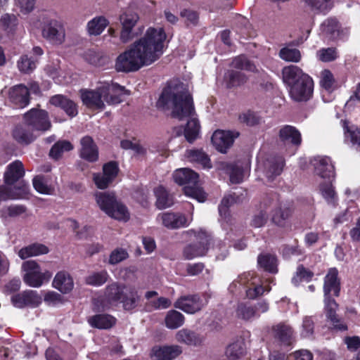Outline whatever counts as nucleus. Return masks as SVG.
Here are the masks:
<instances>
[{
    "label": "nucleus",
    "instance_id": "f257e3e1",
    "mask_svg": "<svg viewBox=\"0 0 360 360\" xmlns=\"http://www.w3.org/2000/svg\"><path fill=\"white\" fill-rule=\"evenodd\" d=\"M165 39L166 34L162 27H149L142 37L117 56L116 70L134 72L151 65L162 55Z\"/></svg>",
    "mask_w": 360,
    "mask_h": 360
},
{
    "label": "nucleus",
    "instance_id": "f03ea898",
    "mask_svg": "<svg viewBox=\"0 0 360 360\" xmlns=\"http://www.w3.org/2000/svg\"><path fill=\"white\" fill-rule=\"evenodd\" d=\"M157 105L163 109H172V115L179 120L189 117L184 129V136L188 142L195 140L200 133L198 120L193 117L194 107L193 98L188 86L181 82L170 83L162 91Z\"/></svg>",
    "mask_w": 360,
    "mask_h": 360
},
{
    "label": "nucleus",
    "instance_id": "7ed1b4c3",
    "mask_svg": "<svg viewBox=\"0 0 360 360\" xmlns=\"http://www.w3.org/2000/svg\"><path fill=\"white\" fill-rule=\"evenodd\" d=\"M129 93L124 86L110 82H100L94 90H82L81 98L83 103L93 109H103L105 103L116 105L123 101Z\"/></svg>",
    "mask_w": 360,
    "mask_h": 360
},
{
    "label": "nucleus",
    "instance_id": "20e7f679",
    "mask_svg": "<svg viewBox=\"0 0 360 360\" xmlns=\"http://www.w3.org/2000/svg\"><path fill=\"white\" fill-rule=\"evenodd\" d=\"M283 82L289 87L290 97L296 101H307L312 96V79L296 65L285 67L282 71Z\"/></svg>",
    "mask_w": 360,
    "mask_h": 360
},
{
    "label": "nucleus",
    "instance_id": "39448f33",
    "mask_svg": "<svg viewBox=\"0 0 360 360\" xmlns=\"http://www.w3.org/2000/svg\"><path fill=\"white\" fill-rule=\"evenodd\" d=\"M139 297L136 290L117 282L108 285L105 289L103 307L122 303L124 309L131 310L136 307Z\"/></svg>",
    "mask_w": 360,
    "mask_h": 360
},
{
    "label": "nucleus",
    "instance_id": "423d86ee",
    "mask_svg": "<svg viewBox=\"0 0 360 360\" xmlns=\"http://www.w3.org/2000/svg\"><path fill=\"white\" fill-rule=\"evenodd\" d=\"M173 178L178 184L186 185L184 188L186 195L196 199L200 202L205 200V193L197 186L199 176L196 172L188 168H181L174 171Z\"/></svg>",
    "mask_w": 360,
    "mask_h": 360
},
{
    "label": "nucleus",
    "instance_id": "0eeeda50",
    "mask_svg": "<svg viewBox=\"0 0 360 360\" xmlns=\"http://www.w3.org/2000/svg\"><path fill=\"white\" fill-rule=\"evenodd\" d=\"M96 200L100 209L109 217L124 221L129 219L127 208L116 200L114 193L98 192L96 194Z\"/></svg>",
    "mask_w": 360,
    "mask_h": 360
},
{
    "label": "nucleus",
    "instance_id": "6e6552de",
    "mask_svg": "<svg viewBox=\"0 0 360 360\" xmlns=\"http://www.w3.org/2000/svg\"><path fill=\"white\" fill-rule=\"evenodd\" d=\"M237 283L244 288L246 296L249 299H255L263 295L264 292H268L271 290L270 288L262 285L260 278L253 272H245L240 274L238 279L231 285V289L233 286L236 287Z\"/></svg>",
    "mask_w": 360,
    "mask_h": 360
},
{
    "label": "nucleus",
    "instance_id": "1a4fd4ad",
    "mask_svg": "<svg viewBox=\"0 0 360 360\" xmlns=\"http://www.w3.org/2000/svg\"><path fill=\"white\" fill-rule=\"evenodd\" d=\"M191 236H193L195 242L186 245L182 252L183 257L185 259L191 260L198 257L204 256L208 250L210 237L207 233L202 230L198 231H189Z\"/></svg>",
    "mask_w": 360,
    "mask_h": 360
},
{
    "label": "nucleus",
    "instance_id": "9d476101",
    "mask_svg": "<svg viewBox=\"0 0 360 360\" xmlns=\"http://www.w3.org/2000/svg\"><path fill=\"white\" fill-rule=\"evenodd\" d=\"M24 122L35 132L44 133L51 128V122L46 110L34 108L24 115Z\"/></svg>",
    "mask_w": 360,
    "mask_h": 360
},
{
    "label": "nucleus",
    "instance_id": "9b49d317",
    "mask_svg": "<svg viewBox=\"0 0 360 360\" xmlns=\"http://www.w3.org/2000/svg\"><path fill=\"white\" fill-rule=\"evenodd\" d=\"M22 268L25 272L23 276L24 282L32 288H39L46 278L51 277L49 272L42 273L39 264L32 260L24 262Z\"/></svg>",
    "mask_w": 360,
    "mask_h": 360
},
{
    "label": "nucleus",
    "instance_id": "f8f14e48",
    "mask_svg": "<svg viewBox=\"0 0 360 360\" xmlns=\"http://www.w3.org/2000/svg\"><path fill=\"white\" fill-rule=\"evenodd\" d=\"M118 172L119 167L117 162H109L103 166V172L94 174V182L98 188H106L115 179Z\"/></svg>",
    "mask_w": 360,
    "mask_h": 360
},
{
    "label": "nucleus",
    "instance_id": "ddd939ff",
    "mask_svg": "<svg viewBox=\"0 0 360 360\" xmlns=\"http://www.w3.org/2000/svg\"><path fill=\"white\" fill-rule=\"evenodd\" d=\"M42 36L51 44L60 45L65 41V28L61 22L51 20L44 26Z\"/></svg>",
    "mask_w": 360,
    "mask_h": 360
},
{
    "label": "nucleus",
    "instance_id": "4468645a",
    "mask_svg": "<svg viewBox=\"0 0 360 360\" xmlns=\"http://www.w3.org/2000/svg\"><path fill=\"white\" fill-rule=\"evenodd\" d=\"M7 100L15 108H24L30 103V91L22 85L18 84L9 88L6 91Z\"/></svg>",
    "mask_w": 360,
    "mask_h": 360
},
{
    "label": "nucleus",
    "instance_id": "2eb2a0df",
    "mask_svg": "<svg viewBox=\"0 0 360 360\" xmlns=\"http://www.w3.org/2000/svg\"><path fill=\"white\" fill-rule=\"evenodd\" d=\"M11 301L12 304L17 308L37 307L41 303L42 299L37 291L25 290L13 295Z\"/></svg>",
    "mask_w": 360,
    "mask_h": 360
},
{
    "label": "nucleus",
    "instance_id": "dca6fc26",
    "mask_svg": "<svg viewBox=\"0 0 360 360\" xmlns=\"http://www.w3.org/2000/svg\"><path fill=\"white\" fill-rule=\"evenodd\" d=\"M174 307L188 314H195L202 309L204 303L197 295H184L176 300Z\"/></svg>",
    "mask_w": 360,
    "mask_h": 360
},
{
    "label": "nucleus",
    "instance_id": "f3484780",
    "mask_svg": "<svg viewBox=\"0 0 360 360\" xmlns=\"http://www.w3.org/2000/svg\"><path fill=\"white\" fill-rule=\"evenodd\" d=\"M294 207L292 203H280L271 213V222L277 226L285 227L288 224L289 219L292 217Z\"/></svg>",
    "mask_w": 360,
    "mask_h": 360
},
{
    "label": "nucleus",
    "instance_id": "a211bd4d",
    "mask_svg": "<svg viewBox=\"0 0 360 360\" xmlns=\"http://www.w3.org/2000/svg\"><path fill=\"white\" fill-rule=\"evenodd\" d=\"M238 133L230 131L216 130L212 136L211 141L216 149L221 153H226L231 147L234 139L238 137Z\"/></svg>",
    "mask_w": 360,
    "mask_h": 360
},
{
    "label": "nucleus",
    "instance_id": "6ab92c4d",
    "mask_svg": "<svg viewBox=\"0 0 360 360\" xmlns=\"http://www.w3.org/2000/svg\"><path fill=\"white\" fill-rule=\"evenodd\" d=\"M181 353L179 345L155 346L151 349L150 357L153 360H174Z\"/></svg>",
    "mask_w": 360,
    "mask_h": 360
},
{
    "label": "nucleus",
    "instance_id": "aec40b11",
    "mask_svg": "<svg viewBox=\"0 0 360 360\" xmlns=\"http://www.w3.org/2000/svg\"><path fill=\"white\" fill-rule=\"evenodd\" d=\"M158 219L167 229H175L188 226L192 218L188 220L180 213L164 212L158 216Z\"/></svg>",
    "mask_w": 360,
    "mask_h": 360
},
{
    "label": "nucleus",
    "instance_id": "412c9836",
    "mask_svg": "<svg viewBox=\"0 0 360 360\" xmlns=\"http://www.w3.org/2000/svg\"><path fill=\"white\" fill-rule=\"evenodd\" d=\"M217 168L227 173L230 176V181L233 184H239L243 180L244 164L241 162L236 163L220 162L218 164Z\"/></svg>",
    "mask_w": 360,
    "mask_h": 360
},
{
    "label": "nucleus",
    "instance_id": "4be33fe9",
    "mask_svg": "<svg viewBox=\"0 0 360 360\" xmlns=\"http://www.w3.org/2000/svg\"><path fill=\"white\" fill-rule=\"evenodd\" d=\"M49 103L55 107L60 108L70 117H75L78 114L77 105L72 100L62 94L51 96Z\"/></svg>",
    "mask_w": 360,
    "mask_h": 360
},
{
    "label": "nucleus",
    "instance_id": "5701e85b",
    "mask_svg": "<svg viewBox=\"0 0 360 360\" xmlns=\"http://www.w3.org/2000/svg\"><path fill=\"white\" fill-rule=\"evenodd\" d=\"M52 285L61 293L68 294L74 288V281L68 271H60L54 276Z\"/></svg>",
    "mask_w": 360,
    "mask_h": 360
},
{
    "label": "nucleus",
    "instance_id": "b1692460",
    "mask_svg": "<svg viewBox=\"0 0 360 360\" xmlns=\"http://www.w3.org/2000/svg\"><path fill=\"white\" fill-rule=\"evenodd\" d=\"M311 163L315 172L322 178H330L334 176V166L328 157L314 158Z\"/></svg>",
    "mask_w": 360,
    "mask_h": 360
},
{
    "label": "nucleus",
    "instance_id": "393cba45",
    "mask_svg": "<svg viewBox=\"0 0 360 360\" xmlns=\"http://www.w3.org/2000/svg\"><path fill=\"white\" fill-rule=\"evenodd\" d=\"M13 139L22 145H28L35 140L37 134L25 122L23 124L17 125L12 131Z\"/></svg>",
    "mask_w": 360,
    "mask_h": 360
},
{
    "label": "nucleus",
    "instance_id": "a878e982",
    "mask_svg": "<svg viewBox=\"0 0 360 360\" xmlns=\"http://www.w3.org/2000/svg\"><path fill=\"white\" fill-rule=\"evenodd\" d=\"M80 156L89 162H96L98 158L96 145L91 136H86L80 141Z\"/></svg>",
    "mask_w": 360,
    "mask_h": 360
},
{
    "label": "nucleus",
    "instance_id": "bb28decb",
    "mask_svg": "<svg viewBox=\"0 0 360 360\" xmlns=\"http://www.w3.org/2000/svg\"><path fill=\"white\" fill-rule=\"evenodd\" d=\"M175 339L178 342L195 347L200 346L204 342L203 337L187 328L179 330L175 335Z\"/></svg>",
    "mask_w": 360,
    "mask_h": 360
},
{
    "label": "nucleus",
    "instance_id": "cd10ccee",
    "mask_svg": "<svg viewBox=\"0 0 360 360\" xmlns=\"http://www.w3.org/2000/svg\"><path fill=\"white\" fill-rule=\"evenodd\" d=\"M324 302L326 316L330 319L334 328L340 331L347 330V326L340 320L338 319L335 316V311L338 308L336 302L331 300L328 295L325 296Z\"/></svg>",
    "mask_w": 360,
    "mask_h": 360
},
{
    "label": "nucleus",
    "instance_id": "c85d7f7f",
    "mask_svg": "<svg viewBox=\"0 0 360 360\" xmlns=\"http://www.w3.org/2000/svg\"><path fill=\"white\" fill-rule=\"evenodd\" d=\"M279 138L285 144L291 143L299 146L302 141L300 131L295 127L290 125H285L280 129Z\"/></svg>",
    "mask_w": 360,
    "mask_h": 360
},
{
    "label": "nucleus",
    "instance_id": "c756f323",
    "mask_svg": "<svg viewBox=\"0 0 360 360\" xmlns=\"http://www.w3.org/2000/svg\"><path fill=\"white\" fill-rule=\"evenodd\" d=\"M25 175L23 164L20 160H15L7 167L4 174V180L7 183L15 184Z\"/></svg>",
    "mask_w": 360,
    "mask_h": 360
},
{
    "label": "nucleus",
    "instance_id": "7c9ffc66",
    "mask_svg": "<svg viewBox=\"0 0 360 360\" xmlns=\"http://www.w3.org/2000/svg\"><path fill=\"white\" fill-rule=\"evenodd\" d=\"M338 270L335 268L330 269L325 277L324 282V296L328 295L330 292H333L335 296L339 294V282L338 281Z\"/></svg>",
    "mask_w": 360,
    "mask_h": 360
},
{
    "label": "nucleus",
    "instance_id": "2f4dec72",
    "mask_svg": "<svg viewBox=\"0 0 360 360\" xmlns=\"http://www.w3.org/2000/svg\"><path fill=\"white\" fill-rule=\"evenodd\" d=\"M264 166L266 176L271 180L281 174L284 166V160L281 157L271 158L266 160Z\"/></svg>",
    "mask_w": 360,
    "mask_h": 360
},
{
    "label": "nucleus",
    "instance_id": "473e14b6",
    "mask_svg": "<svg viewBox=\"0 0 360 360\" xmlns=\"http://www.w3.org/2000/svg\"><path fill=\"white\" fill-rule=\"evenodd\" d=\"M274 336L283 345H290L293 340L292 328L284 323H279L273 327Z\"/></svg>",
    "mask_w": 360,
    "mask_h": 360
},
{
    "label": "nucleus",
    "instance_id": "72a5a7b5",
    "mask_svg": "<svg viewBox=\"0 0 360 360\" xmlns=\"http://www.w3.org/2000/svg\"><path fill=\"white\" fill-rule=\"evenodd\" d=\"M48 252L49 248L46 245L39 243H34L21 248L18 252V256L22 259H25L30 257H36L47 254Z\"/></svg>",
    "mask_w": 360,
    "mask_h": 360
},
{
    "label": "nucleus",
    "instance_id": "f704fd0d",
    "mask_svg": "<svg viewBox=\"0 0 360 360\" xmlns=\"http://www.w3.org/2000/svg\"><path fill=\"white\" fill-rule=\"evenodd\" d=\"M88 323L94 328L108 329L115 323V319L108 314H98L90 316Z\"/></svg>",
    "mask_w": 360,
    "mask_h": 360
},
{
    "label": "nucleus",
    "instance_id": "c9c22d12",
    "mask_svg": "<svg viewBox=\"0 0 360 360\" xmlns=\"http://www.w3.org/2000/svg\"><path fill=\"white\" fill-rule=\"evenodd\" d=\"M109 22L104 16H96L89 20L86 25V30L89 35H100L108 25Z\"/></svg>",
    "mask_w": 360,
    "mask_h": 360
},
{
    "label": "nucleus",
    "instance_id": "e433bc0d",
    "mask_svg": "<svg viewBox=\"0 0 360 360\" xmlns=\"http://www.w3.org/2000/svg\"><path fill=\"white\" fill-rule=\"evenodd\" d=\"M245 344L243 339H238L229 345L225 350V355L230 360H236L241 357L245 352Z\"/></svg>",
    "mask_w": 360,
    "mask_h": 360
},
{
    "label": "nucleus",
    "instance_id": "4c0bfd02",
    "mask_svg": "<svg viewBox=\"0 0 360 360\" xmlns=\"http://www.w3.org/2000/svg\"><path fill=\"white\" fill-rule=\"evenodd\" d=\"M156 197V205L158 209H165L173 204L172 197L167 193L165 188L159 186L154 189Z\"/></svg>",
    "mask_w": 360,
    "mask_h": 360
},
{
    "label": "nucleus",
    "instance_id": "58836bf2",
    "mask_svg": "<svg viewBox=\"0 0 360 360\" xmlns=\"http://www.w3.org/2000/svg\"><path fill=\"white\" fill-rule=\"evenodd\" d=\"M184 316L178 311L169 310L165 318V323L169 329H176L182 326L184 323Z\"/></svg>",
    "mask_w": 360,
    "mask_h": 360
},
{
    "label": "nucleus",
    "instance_id": "ea45409f",
    "mask_svg": "<svg viewBox=\"0 0 360 360\" xmlns=\"http://www.w3.org/2000/svg\"><path fill=\"white\" fill-rule=\"evenodd\" d=\"M224 80L228 88L240 86L245 84L248 77L243 72L237 70H229L226 72Z\"/></svg>",
    "mask_w": 360,
    "mask_h": 360
},
{
    "label": "nucleus",
    "instance_id": "a19ab883",
    "mask_svg": "<svg viewBox=\"0 0 360 360\" xmlns=\"http://www.w3.org/2000/svg\"><path fill=\"white\" fill-rule=\"evenodd\" d=\"M186 155L190 162L198 163L204 168L212 167L209 157L201 150H188Z\"/></svg>",
    "mask_w": 360,
    "mask_h": 360
},
{
    "label": "nucleus",
    "instance_id": "79ce46f5",
    "mask_svg": "<svg viewBox=\"0 0 360 360\" xmlns=\"http://www.w3.org/2000/svg\"><path fill=\"white\" fill-rule=\"evenodd\" d=\"M258 264L265 271L275 274L278 271V261L275 255L271 254H262L257 259Z\"/></svg>",
    "mask_w": 360,
    "mask_h": 360
},
{
    "label": "nucleus",
    "instance_id": "37998d69",
    "mask_svg": "<svg viewBox=\"0 0 360 360\" xmlns=\"http://www.w3.org/2000/svg\"><path fill=\"white\" fill-rule=\"evenodd\" d=\"M339 28L338 22L335 18H328L321 25V31L332 39L339 36Z\"/></svg>",
    "mask_w": 360,
    "mask_h": 360
},
{
    "label": "nucleus",
    "instance_id": "c03bdc74",
    "mask_svg": "<svg viewBox=\"0 0 360 360\" xmlns=\"http://www.w3.org/2000/svg\"><path fill=\"white\" fill-rule=\"evenodd\" d=\"M109 278V274L105 270L93 272L85 278L87 285L98 287L105 283Z\"/></svg>",
    "mask_w": 360,
    "mask_h": 360
},
{
    "label": "nucleus",
    "instance_id": "a18cd8bd",
    "mask_svg": "<svg viewBox=\"0 0 360 360\" xmlns=\"http://www.w3.org/2000/svg\"><path fill=\"white\" fill-rule=\"evenodd\" d=\"M233 68L252 72H259L256 65L244 56L236 57L231 63Z\"/></svg>",
    "mask_w": 360,
    "mask_h": 360
},
{
    "label": "nucleus",
    "instance_id": "49530a36",
    "mask_svg": "<svg viewBox=\"0 0 360 360\" xmlns=\"http://www.w3.org/2000/svg\"><path fill=\"white\" fill-rule=\"evenodd\" d=\"M344 134L346 139H349L353 144L360 146V128L349 125L347 121H342Z\"/></svg>",
    "mask_w": 360,
    "mask_h": 360
},
{
    "label": "nucleus",
    "instance_id": "de8ad7c7",
    "mask_svg": "<svg viewBox=\"0 0 360 360\" xmlns=\"http://www.w3.org/2000/svg\"><path fill=\"white\" fill-rule=\"evenodd\" d=\"M32 184L34 189L39 193L51 195L53 192V188L48 184V181L44 176H36L32 180Z\"/></svg>",
    "mask_w": 360,
    "mask_h": 360
},
{
    "label": "nucleus",
    "instance_id": "09e8293b",
    "mask_svg": "<svg viewBox=\"0 0 360 360\" xmlns=\"http://www.w3.org/2000/svg\"><path fill=\"white\" fill-rule=\"evenodd\" d=\"M279 56L281 59L293 63H298L302 58L300 51L292 47L286 46L280 50Z\"/></svg>",
    "mask_w": 360,
    "mask_h": 360
},
{
    "label": "nucleus",
    "instance_id": "8fccbe9b",
    "mask_svg": "<svg viewBox=\"0 0 360 360\" xmlns=\"http://www.w3.org/2000/svg\"><path fill=\"white\" fill-rule=\"evenodd\" d=\"M236 314L238 319L248 321L256 316V310L251 305L240 303L237 306Z\"/></svg>",
    "mask_w": 360,
    "mask_h": 360
},
{
    "label": "nucleus",
    "instance_id": "3c124183",
    "mask_svg": "<svg viewBox=\"0 0 360 360\" xmlns=\"http://www.w3.org/2000/svg\"><path fill=\"white\" fill-rule=\"evenodd\" d=\"M37 66V60L28 57L27 55L22 56L18 61V68L23 73L32 72Z\"/></svg>",
    "mask_w": 360,
    "mask_h": 360
},
{
    "label": "nucleus",
    "instance_id": "603ef678",
    "mask_svg": "<svg viewBox=\"0 0 360 360\" xmlns=\"http://www.w3.org/2000/svg\"><path fill=\"white\" fill-rule=\"evenodd\" d=\"M72 149V146L68 141H58L50 150V156L54 159H58L65 151H69Z\"/></svg>",
    "mask_w": 360,
    "mask_h": 360
},
{
    "label": "nucleus",
    "instance_id": "864d4df0",
    "mask_svg": "<svg viewBox=\"0 0 360 360\" xmlns=\"http://www.w3.org/2000/svg\"><path fill=\"white\" fill-rule=\"evenodd\" d=\"M313 10L322 13L328 12L333 7L331 0H304Z\"/></svg>",
    "mask_w": 360,
    "mask_h": 360
},
{
    "label": "nucleus",
    "instance_id": "5fc2aeb1",
    "mask_svg": "<svg viewBox=\"0 0 360 360\" xmlns=\"http://www.w3.org/2000/svg\"><path fill=\"white\" fill-rule=\"evenodd\" d=\"M128 257L129 254L125 249L117 248L110 252L108 263L111 265H115L127 259Z\"/></svg>",
    "mask_w": 360,
    "mask_h": 360
},
{
    "label": "nucleus",
    "instance_id": "6e6d98bb",
    "mask_svg": "<svg viewBox=\"0 0 360 360\" xmlns=\"http://www.w3.org/2000/svg\"><path fill=\"white\" fill-rule=\"evenodd\" d=\"M180 15L184 18L187 26H196L199 22V13L191 9H184Z\"/></svg>",
    "mask_w": 360,
    "mask_h": 360
},
{
    "label": "nucleus",
    "instance_id": "4d7b16f0",
    "mask_svg": "<svg viewBox=\"0 0 360 360\" xmlns=\"http://www.w3.org/2000/svg\"><path fill=\"white\" fill-rule=\"evenodd\" d=\"M139 19L138 14L134 12H126L120 15L122 26L131 30L136 25Z\"/></svg>",
    "mask_w": 360,
    "mask_h": 360
},
{
    "label": "nucleus",
    "instance_id": "13d9d810",
    "mask_svg": "<svg viewBox=\"0 0 360 360\" xmlns=\"http://www.w3.org/2000/svg\"><path fill=\"white\" fill-rule=\"evenodd\" d=\"M320 191L323 197L329 203H334L336 200V193L330 182H326L320 185Z\"/></svg>",
    "mask_w": 360,
    "mask_h": 360
},
{
    "label": "nucleus",
    "instance_id": "bf43d9fd",
    "mask_svg": "<svg viewBox=\"0 0 360 360\" xmlns=\"http://www.w3.org/2000/svg\"><path fill=\"white\" fill-rule=\"evenodd\" d=\"M335 79L332 72L328 70H323L320 75L321 86L327 91H332Z\"/></svg>",
    "mask_w": 360,
    "mask_h": 360
},
{
    "label": "nucleus",
    "instance_id": "052dcab7",
    "mask_svg": "<svg viewBox=\"0 0 360 360\" xmlns=\"http://www.w3.org/2000/svg\"><path fill=\"white\" fill-rule=\"evenodd\" d=\"M338 52L334 48L322 49L317 51L316 56L323 62H330L338 58Z\"/></svg>",
    "mask_w": 360,
    "mask_h": 360
},
{
    "label": "nucleus",
    "instance_id": "680f3d73",
    "mask_svg": "<svg viewBox=\"0 0 360 360\" xmlns=\"http://www.w3.org/2000/svg\"><path fill=\"white\" fill-rule=\"evenodd\" d=\"M314 324L311 317L305 316L302 323L300 335L302 338H310L314 333Z\"/></svg>",
    "mask_w": 360,
    "mask_h": 360
},
{
    "label": "nucleus",
    "instance_id": "e2e57ef3",
    "mask_svg": "<svg viewBox=\"0 0 360 360\" xmlns=\"http://www.w3.org/2000/svg\"><path fill=\"white\" fill-rule=\"evenodd\" d=\"M239 119L241 122L246 124L249 126H254L258 124L261 118L255 112L248 111L240 115Z\"/></svg>",
    "mask_w": 360,
    "mask_h": 360
},
{
    "label": "nucleus",
    "instance_id": "0e129e2a",
    "mask_svg": "<svg viewBox=\"0 0 360 360\" xmlns=\"http://www.w3.org/2000/svg\"><path fill=\"white\" fill-rule=\"evenodd\" d=\"M13 183H7L0 186V200H6L8 199H15L18 195L14 193L13 190Z\"/></svg>",
    "mask_w": 360,
    "mask_h": 360
},
{
    "label": "nucleus",
    "instance_id": "69168bd1",
    "mask_svg": "<svg viewBox=\"0 0 360 360\" xmlns=\"http://www.w3.org/2000/svg\"><path fill=\"white\" fill-rule=\"evenodd\" d=\"M267 220V212L265 210H261L253 216L250 224L255 228H260L266 224Z\"/></svg>",
    "mask_w": 360,
    "mask_h": 360
},
{
    "label": "nucleus",
    "instance_id": "338daca9",
    "mask_svg": "<svg viewBox=\"0 0 360 360\" xmlns=\"http://www.w3.org/2000/svg\"><path fill=\"white\" fill-rule=\"evenodd\" d=\"M313 276V274L304 269L302 266H298L296 275L292 278V282L297 285L302 280L309 281Z\"/></svg>",
    "mask_w": 360,
    "mask_h": 360
},
{
    "label": "nucleus",
    "instance_id": "774afa93",
    "mask_svg": "<svg viewBox=\"0 0 360 360\" xmlns=\"http://www.w3.org/2000/svg\"><path fill=\"white\" fill-rule=\"evenodd\" d=\"M1 23L4 29L10 32L17 25V18L14 15L5 14L1 18Z\"/></svg>",
    "mask_w": 360,
    "mask_h": 360
}]
</instances>
